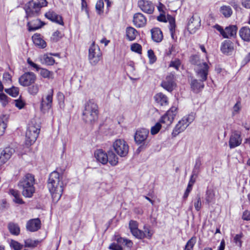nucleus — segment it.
I'll return each instance as SVG.
<instances>
[{"instance_id":"obj_3","label":"nucleus","mask_w":250,"mask_h":250,"mask_svg":"<svg viewBox=\"0 0 250 250\" xmlns=\"http://www.w3.org/2000/svg\"><path fill=\"white\" fill-rule=\"evenodd\" d=\"M47 2L46 0H31L26 3L24 6L26 13L25 18L36 17L40 14L41 9L46 6Z\"/></svg>"},{"instance_id":"obj_2","label":"nucleus","mask_w":250,"mask_h":250,"mask_svg":"<svg viewBox=\"0 0 250 250\" xmlns=\"http://www.w3.org/2000/svg\"><path fill=\"white\" fill-rule=\"evenodd\" d=\"M99 110L97 103L93 100L86 102L83 112V119L87 123L92 124L98 118Z\"/></svg>"},{"instance_id":"obj_5","label":"nucleus","mask_w":250,"mask_h":250,"mask_svg":"<svg viewBox=\"0 0 250 250\" xmlns=\"http://www.w3.org/2000/svg\"><path fill=\"white\" fill-rule=\"evenodd\" d=\"M40 130V126L39 125H35L33 122L28 125L25 134V143L26 146H31L35 143Z\"/></svg>"},{"instance_id":"obj_64","label":"nucleus","mask_w":250,"mask_h":250,"mask_svg":"<svg viewBox=\"0 0 250 250\" xmlns=\"http://www.w3.org/2000/svg\"><path fill=\"white\" fill-rule=\"evenodd\" d=\"M242 218L245 220H250V212L248 210H245L243 213Z\"/></svg>"},{"instance_id":"obj_59","label":"nucleus","mask_w":250,"mask_h":250,"mask_svg":"<svg viewBox=\"0 0 250 250\" xmlns=\"http://www.w3.org/2000/svg\"><path fill=\"white\" fill-rule=\"evenodd\" d=\"M44 61L47 65H53L55 62L54 58L51 56H46L44 57Z\"/></svg>"},{"instance_id":"obj_31","label":"nucleus","mask_w":250,"mask_h":250,"mask_svg":"<svg viewBox=\"0 0 250 250\" xmlns=\"http://www.w3.org/2000/svg\"><path fill=\"white\" fill-rule=\"evenodd\" d=\"M108 162L112 166H116L119 162V158L116 153H115L112 150L108 151L107 153Z\"/></svg>"},{"instance_id":"obj_30","label":"nucleus","mask_w":250,"mask_h":250,"mask_svg":"<svg viewBox=\"0 0 250 250\" xmlns=\"http://www.w3.org/2000/svg\"><path fill=\"white\" fill-rule=\"evenodd\" d=\"M239 35L244 41L250 42V29L247 27H243L239 30Z\"/></svg>"},{"instance_id":"obj_13","label":"nucleus","mask_w":250,"mask_h":250,"mask_svg":"<svg viewBox=\"0 0 250 250\" xmlns=\"http://www.w3.org/2000/svg\"><path fill=\"white\" fill-rule=\"evenodd\" d=\"M209 68V66L206 62L197 66L195 68V73L197 77L199 79H201L202 81H206L208 73Z\"/></svg>"},{"instance_id":"obj_42","label":"nucleus","mask_w":250,"mask_h":250,"mask_svg":"<svg viewBox=\"0 0 250 250\" xmlns=\"http://www.w3.org/2000/svg\"><path fill=\"white\" fill-rule=\"evenodd\" d=\"M190 62L192 64L196 65V67L202 64V63L204 62L200 60V57L198 55L191 56L190 58Z\"/></svg>"},{"instance_id":"obj_55","label":"nucleus","mask_w":250,"mask_h":250,"mask_svg":"<svg viewBox=\"0 0 250 250\" xmlns=\"http://www.w3.org/2000/svg\"><path fill=\"white\" fill-rule=\"evenodd\" d=\"M241 108V103L238 101L233 107L232 115H234L238 114Z\"/></svg>"},{"instance_id":"obj_12","label":"nucleus","mask_w":250,"mask_h":250,"mask_svg":"<svg viewBox=\"0 0 250 250\" xmlns=\"http://www.w3.org/2000/svg\"><path fill=\"white\" fill-rule=\"evenodd\" d=\"M149 130L146 128L138 129L134 135V140L138 145L145 144L149 134Z\"/></svg>"},{"instance_id":"obj_16","label":"nucleus","mask_w":250,"mask_h":250,"mask_svg":"<svg viewBox=\"0 0 250 250\" xmlns=\"http://www.w3.org/2000/svg\"><path fill=\"white\" fill-rule=\"evenodd\" d=\"M201 26V19L198 15H193L188 24V29L191 33H194Z\"/></svg>"},{"instance_id":"obj_54","label":"nucleus","mask_w":250,"mask_h":250,"mask_svg":"<svg viewBox=\"0 0 250 250\" xmlns=\"http://www.w3.org/2000/svg\"><path fill=\"white\" fill-rule=\"evenodd\" d=\"M10 246L15 250H21L23 246L17 241L12 240L10 243Z\"/></svg>"},{"instance_id":"obj_49","label":"nucleus","mask_w":250,"mask_h":250,"mask_svg":"<svg viewBox=\"0 0 250 250\" xmlns=\"http://www.w3.org/2000/svg\"><path fill=\"white\" fill-rule=\"evenodd\" d=\"M132 51L137 53L139 54L142 53V46L137 43H133L130 47Z\"/></svg>"},{"instance_id":"obj_20","label":"nucleus","mask_w":250,"mask_h":250,"mask_svg":"<svg viewBox=\"0 0 250 250\" xmlns=\"http://www.w3.org/2000/svg\"><path fill=\"white\" fill-rule=\"evenodd\" d=\"M129 227L133 236L138 239H142L144 234L142 232V230L138 229V224L136 221L131 220L129 224Z\"/></svg>"},{"instance_id":"obj_10","label":"nucleus","mask_w":250,"mask_h":250,"mask_svg":"<svg viewBox=\"0 0 250 250\" xmlns=\"http://www.w3.org/2000/svg\"><path fill=\"white\" fill-rule=\"evenodd\" d=\"M36 79V76L34 73L26 72L19 78V82L21 85L27 86L34 83Z\"/></svg>"},{"instance_id":"obj_25","label":"nucleus","mask_w":250,"mask_h":250,"mask_svg":"<svg viewBox=\"0 0 250 250\" xmlns=\"http://www.w3.org/2000/svg\"><path fill=\"white\" fill-rule=\"evenodd\" d=\"M233 43L229 40H225L222 43L221 50L224 54H229L233 50Z\"/></svg>"},{"instance_id":"obj_36","label":"nucleus","mask_w":250,"mask_h":250,"mask_svg":"<svg viewBox=\"0 0 250 250\" xmlns=\"http://www.w3.org/2000/svg\"><path fill=\"white\" fill-rule=\"evenodd\" d=\"M8 229L9 232L14 235H18L20 233V228L19 225L13 222H10L8 224Z\"/></svg>"},{"instance_id":"obj_46","label":"nucleus","mask_w":250,"mask_h":250,"mask_svg":"<svg viewBox=\"0 0 250 250\" xmlns=\"http://www.w3.org/2000/svg\"><path fill=\"white\" fill-rule=\"evenodd\" d=\"M24 243L25 247L34 248L37 246L39 243V241L28 239L24 241Z\"/></svg>"},{"instance_id":"obj_45","label":"nucleus","mask_w":250,"mask_h":250,"mask_svg":"<svg viewBox=\"0 0 250 250\" xmlns=\"http://www.w3.org/2000/svg\"><path fill=\"white\" fill-rule=\"evenodd\" d=\"M39 91V85L38 84H33L28 88V91L30 94L36 95Z\"/></svg>"},{"instance_id":"obj_43","label":"nucleus","mask_w":250,"mask_h":250,"mask_svg":"<svg viewBox=\"0 0 250 250\" xmlns=\"http://www.w3.org/2000/svg\"><path fill=\"white\" fill-rule=\"evenodd\" d=\"M196 242L195 237H191L187 243L184 250H193V248Z\"/></svg>"},{"instance_id":"obj_21","label":"nucleus","mask_w":250,"mask_h":250,"mask_svg":"<svg viewBox=\"0 0 250 250\" xmlns=\"http://www.w3.org/2000/svg\"><path fill=\"white\" fill-rule=\"evenodd\" d=\"M41 221L39 218L30 219L26 224V229L31 232L36 231L41 228Z\"/></svg>"},{"instance_id":"obj_62","label":"nucleus","mask_w":250,"mask_h":250,"mask_svg":"<svg viewBox=\"0 0 250 250\" xmlns=\"http://www.w3.org/2000/svg\"><path fill=\"white\" fill-rule=\"evenodd\" d=\"M176 51L175 50V47L174 45H172L169 48L168 50L167 51L166 54L167 56L170 55H175Z\"/></svg>"},{"instance_id":"obj_39","label":"nucleus","mask_w":250,"mask_h":250,"mask_svg":"<svg viewBox=\"0 0 250 250\" xmlns=\"http://www.w3.org/2000/svg\"><path fill=\"white\" fill-rule=\"evenodd\" d=\"M40 69V74L43 78L48 79H54V73L53 72L44 68H41Z\"/></svg>"},{"instance_id":"obj_29","label":"nucleus","mask_w":250,"mask_h":250,"mask_svg":"<svg viewBox=\"0 0 250 250\" xmlns=\"http://www.w3.org/2000/svg\"><path fill=\"white\" fill-rule=\"evenodd\" d=\"M32 39L34 43L39 47L44 48L46 46L45 42L41 38L40 34H35Z\"/></svg>"},{"instance_id":"obj_17","label":"nucleus","mask_w":250,"mask_h":250,"mask_svg":"<svg viewBox=\"0 0 250 250\" xmlns=\"http://www.w3.org/2000/svg\"><path fill=\"white\" fill-rule=\"evenodd\" d=\"M53 89H51L48 91L45 98H42L41 104V108L42 110L49 109L52 107Z\"/></svg>"},{"instance_id":"obj_41","label":"nucleus","mask_w":250,"mask_h":250,"mask_svg":"<svg viewBox=\"0 0 250 250\" xmlns=\"http://www.w3.org/2000/svg\"><path fill=\"white\" fill-rule=\"evenodd\" d=\"M201 165L202 161L200 158H197L196 159L195 165L192 172L194 175H198L200 172Z\"/></svg>"},{"instance_id":"obj_35","label":"nucleus","mask_w":250,"mask_h":250,"mask_svg":"<svg viewBox=\"0 0 250 250\" xmlns=\"http://www.w3.org/2000/svg\"><path fill=\"white\" fill-rule=\"evenodd\" d=\"M205 200L208 204L213 203L215 202V192L211 188H208L206 192Z\"/></svg>"},{"instance_id":"obj_24","label":"nucleus","mask_w":250,"mask_h":250,"mask_svg":"<svg viewBox=\"0 0 250 250\" xmlns=\"http://www.w3.org/2000/svg\"><path fill=\"white\" fill-rule=\"evenodd\" d=\"M95 157L97 161L103 165L108 162L107 154L102 149L97 150L94 153Z\"/></svg>"},{"instance_id":"obj_26","label":"nucleus","mask_w":250,"mask_h":250,"mask_svg":"<svg viewBox=\"0 0 250 250\" xmlns=\"http://www.w3.org/2000/svg\"><path fill=\"white\" fill-rule=\"evenodd\" d=\"M44 23L39 19H36L27 22L28 29L29 31H35L42 27Z\"/></svg>"},{"instance_id":"obj_51","label":"nucleus","mask_w":250,"mask_h":250,"mask_svg":"<svg viewBox=\"0 0 250 250\" xmlns=\"http://www.w3.org/2000/svg\"><path fill=\"white\" fill-rule=\"evenodd\" d=\"M147 56L149 58V62L150 64L154 63L156 61V57L154 54L153 51L149 49L147 51Z\"/></svg>"},{"instance_id":"obj_7","label":"nucleus","mask_w":250,"mask_h":250,"mask_svg":"<svg viewBox=\"0 0 250 250\" xmlns=\"http://www.w3.org/2000/svg\"><path fill=\"white\" fill-rule=\"evenodd\" d=\"M112 148L117 155L121 157H125L128 153L129 146L124 139H116L112 144Z\"/></svg>"},{"instance_id":"obj_53","label":"nucleus","mask_w":250,"mask_h":250,"mask_svg":"<svg viewBox=\"0 0 250 250\" xmlns=\"http://www.w3.org/2000/svg\"><path fill=\"white\" fill-rule=\"evenodd\" d=\"M12 82V76L8 72H4L3 74V83L4 84H10Z\"/></svg>"},{"instance_id":"obj_9","label":"nucleus","mask_w":250,"mask_h":250,"mask_svg":"<svg viewBox=\"0 0 250 250\" xmlns=\"http://www.w3.org/2000/svg\"><path fill=\"white\" fill-rule=\"evenodd\" d=\"M161 85L168 92L173 91L176 86L174 74L170 73L167 75L162 82Z\"/></svg>"},{"instance_id":"obj_28","label":"nucleus","mask_w":250,"mask_h":250,"mask_svg":"<svg viewBox=\"0 0 250 250\" xmlns=\"http://www.w3.org/2000/svg\"><path fill=\"white\" fill-rule=\"evenodd\" d=\"M151 32V38L154 42H159L162 41L163 36L162 32L159 28H154L152 29Z\"/></svg>"},{"instance_id":"obj_18","label":"nucleus","mask_w":250,"mask_h":250,"mask_svg":"<svg viewBox=\"0 0 250 250\" xmlns=\"http://www.w3.org/2000/svg\"><path fill=\"white\" fill-rule=\"evenodd\" d=\"M242 142V138L240 134L235 131L230 136L229 140V146L233 148L239 146Z\"/></svg>"},{"instance_id":"obj_11","label":"nucleus","mask_w":250,"mask_h":250,"mask_svg":"<svg viewBox=\"0 0 250 250\" xmlns=\"http://www.w3.org/2000/svg\"><path fill=\"white\" fill-rule=\"evenodd\" d=\"M177 108L176 107L172 106L170 109L162 117L160 120V123L165 124L167 125H170L177 114Z\"/></svg>"},{"instance_id":"obj_40","label":"nucleus","mask_w":250,"mask_h":250,"mask_svg":"<svg viewBox=\"0 0 250 250\" xmlns=\"http://www.w3.org/2000/svg\"><path fill=\"white\" fill-rule=\"evenodd\" d=\"M221 13L226 18L231 16L232 14V10L229 6H223L220 8Z\"/></svg>"},{"instance_id":"obj_22","label":"nucleus","mask_w":250,"mask_h":250,"mask_svg":"<svg viewBox=\"0 0 250 250\" xmlns=\"http://www.w3.org/2000/svg\"><path fill=\"white\" fill-rule=\"evenodd\" d=\"M201 79L199 80L192 79L190 83V86L192 90L195 93H198L202 90L204 87V82Z\"/></svg>"},{"instance_id":"obj_63","label":"nucleus","mask_w":250,"mask_h":250,"mask_svg":"<svg viewBox=\"0 0 250 250\" xmlns=\"http://www.w3.org/2000/svg\"><path fill=\"white\" fill-rule=\"evenodd\" d=\"M241 3L244 8L250 9V0H241Z\"/></svg>"},{"instance_id":"obj_6","label":"nucleus","mask_w":250,"mask_h":250,"mask_svg":"<svg viewBox=\"0 0 250 250\" xmlns=\"http://www.w3.org/2000/svg\"><path fill=\"white\" fill-rule=\"evenodd\" d=\"M195 119V114L191 113L187 116H184L178 124L173 130L172 135L175 137L180 133L184 131L186 128Z\"/></svg>"},{"instance_id":"obj_61","label":"nucleus","mask_w":250,"mask_h":250,"mask_svg":"<svg viewBox=\"0 0 250 250\" xmlns=\"http://www.w3.org/2000/svg\"><path fill=\"white\" fill-rule=\"evenodd\" d=\"M27 62L30 66L35 68L37 71H38L40 69L39 65L33 62L30 58L27 59Z\"/></svg>"},{"instance_id":"obj_37","label":"nucleus","mask_w":250,"mask_h":250,"mask_svg":"<svg viewBox=\"0 0 250 250\" xmlns=\"http://www.w3.org/2000/svg\"><path fill=\"white\" fill-rule=\"evenodd\" d=\"M167 19L169 22V29L171 36L173 39H174V33L175 31V19L171 16L167 15Z\"/></svg>"},{"instance_id":"obj_33","label":"nucleus","mask_w":250,"mask_h":250,"mask_svg":"<svg viewBox=\"0 0 250 250\" xmlns=\"http://www.w3.org/2000/svg\"><path fill=\"white\" fill-rule=\"evenodd\" d=\"M8 119L9 116L7 115H3L0 117V136L2 135L4 133Z\"/></svg>"},{"instance_id":"obj_52","label":"nucleus","mask_w":250,"mask_h":250,"mask_svg":"<svg viewBox=\"0 0 250 250\" xmlns=\"http://www.w3.org/2000/svg\"><path fill=\"white\" fill-rule=\"evenodd\" d=\"M161 125L160 123H157L155 125L151 127L150 132L152 135H155L157 134L161 128Z\"/></svg>"},{"instance_id":"obj_34","label":"nucleus","mask_w":250,"mask_h":250,"mask_svg":"<svg viewBox=\"0 0 250 250\" xmlns=\"http://www.w3.org/2000/svg\"><path fill=\"white\" fill-rule=\"evenodd\" d=\"M138 33L137 31L132 27H128L126 29V35L127 39L132 41L136 39Z\"/></svg>"},{"instance_id":"obj_23","label":"nucleus","mask_w":250,"mask_h":250,"mask_svg":"<svg viewBox=\"0 0 250 250\" xmlns=\"http://www.w3.org/2000/svg\"><path fill=\"white\" fill-rule=\"evenodd\" d=\"M45 16L53 22L62 25L63 24L62 17L53 11H48L45 14Z\"/></svg>"},{"instance_id":"obj_15","label":"nucleus","mask_w":250,"mask_h":250,"mask_svg":"<svg viewBox=\"0 0 250 250\" xmlns=\"http://www.w3.org/2000/svg\"><path fill=\"white\" fill-rule=\"evenodd\" d=\"M15 152V149L8 147L0 151V169L1 167L11 158Z\"/></svg>"},{"instance_id":"obj_14","label":"nucleus","mask_w":250,"mask_h":250,"mask_svg":"<svg viewBox=\"0 0 250 250\" xmlns=\"http://www.w3.org/2000/svg\"><path fill=\"white\" fill-rule=\"evenodd\" d=\"M138 6L143 12L148 14H152L154 10V5L147 0H139Z\"/></svg>"},{"instance_id":"obj_27","label":"nucleus","mask_w":250,"mask_h":250,"mask_svg":"<svg viewBox=\"0 0 250 250\" xmlns=\"http://www.w3.org/2000/svg\"><path fill=\"white\" fill-rule=\"evenodd\" d=\"M238 28L236 25H232L226 27L225 29L224 33V38H229L230 37H234L236 35Z\"/></svg>"},{"instance_id":"obj_48","label":"nucleus","mask_w":250,"mask_h":250,"mask_svg":"<svg viewBox=\"0 0 250 250\" xmlns=\"http://www.w3.org/2000/svg\"><path fill=\"white\" fill-rule=\"evenodd\" d=\"M181 64L180 60L178 59H175L170 62L169 67H173L176 70H178Z\"/></svg>"},{"instance_id":"obj_58","label":"nucleus","mask_w":250,"mask_h":250,"mask_svg":"<svg viewBox=\"0 0 250 250\" xmlns=\"http://www.w3.org/2000/svg\"><path fill=\"white\" fill-rule=\"evenodd\" d=\"M201 198L199 196H197L196 197V201L194 203V206L195 207V209L197 211H199L201 208Z\"/></svg>"},{"instance_id":"obj_44","label":"nucleus","mask_w":250,"mask_h":250,"mask_svg":"<svg viewBox=\"0 0 250 250\" xmlns=\"http://www.w3.org/2000/svg\"><path fill=\"white\" fill-rule=\"evenodd\" d=\"M5 92L10 96L16 97L19 94V89L17 87L13 86L11 88L5 89Z\"/></svg>"},{"instance_id":"obj_50","label":"nucleus","mask_w":250,"mask_h":250,"mask_svg":"<svg viewBox=\"0 0 250 250\" xmlns=\"http://www.w3.org/2000/svg\"><path fill=\"white\" fill-rule=\"evenodd\" d=\"M62 35L61 33V32L59 31H56L55 32H54L52 34L51 37V40L54 42H57L62 38Z\"/></svg>"},{"instance_id":"obj_56","label":"nucleus","mask_w":250,"mask_h":250,"mask_svg":"<svg viewBox=\"0 0 250 250\" xmlns=\"http://www.w3.org/2000/svg\"><path fill=\"white\" fill-rule=\"evenodd\" d=\"M144 231H142V232L144 234V236L142 237V239L145 237L150 239L152 235V232L149 229L146 227H144Z\"/></svg>"},{"instance_id":"obj_8","label":"nucleus","mask_w":250,"mask_h":250,"mask_svg":"<svg viewBox=\"0 0 250 250\" xmlns=\"http://www.w3.org/2000/svg\"><path fill=\"white\" fill-rule=\"evenodd\" d=\"M102 58V53L98 45L93 42L89 48L88 60L92 66L96 65Z\"/></svg>"},{"instance_id":"obj_19","label":"nucleus","mask_w":250,"mask_h":250,"mask_svg":"<svg viewBox=\"0 0 250 250\" xmlns=\"http://www.w3.org/2000/svg\"><path fill=\"white\" fill-rule=\"evenodd\" d=\"M133 22L136 27L140 28L145 26L146 19L143 14L137 13L133 16Z\"/></svg>"},{"instance_id":"obj_60","label":"nucleus","mask_w":250,"mask_h":250,"mask_svg":"<svg viewBox=\"0 0 250 250\" xmlns=\"http://www.w3.org/2000/svg\"><path fill=\"white\" fill-rule=\"evenodd\" d=\"M0 101L2 102L3 105H5L7 103V97L4 93H0Z\"/></svg>"},{"instance_id":"obj_38","label":"nucleus","mask_w":250,"mask_h":250,"mask_svg":"<svg viewBox=\"0 0 250 250\" xmlns=\"http://www.w3.org/2000/svg\"><path fill=\"white\" fill-rule=\"evenodd\" d=\"M115 240L116 241V243L119 244L121 246L125 245L127 247L130 248L133 245V243L131 240L122 238L121 237L118 236L115 239Z\"/></svg>"},{"instance_id":"obj_32","label":"nucleus","mask_w":250,"mask_h":250,"mask_svg":"<svg viewBox=\"0 0 250 250\" xmlns=\"http://www.w3.org/2000/svg\"><path fill=\"white\" fill-rule=\"evenodd\" d=\"M155 101L161 105H166L168 104L167 97L162 93H159L154 96Z\"/></svg>"},{"instance_id":"obj_47","label":"nucleus","mask_w":250,"mask_h":250,"mask_svg":"<svg viewBox=\"0 0 250 250\" xmlns=\"http://www.w3.org/2000/svg\"><path fill=\"white\" fill-rule=\"evenodd\" d=\"M104 3L103 0H99L96 4V11L99 15H101L103 13V9Z\"/></svg>"},{"instance_id":"obj_4","label":"nucleus","mask_w":250,"mask_h":250,"mask_svg":"<svg viewBox=\"0 0 250 250\" xmlns=\"http://www.w3.org/2000/svg\"><path fill=\"white\" fill-rule=\"evenodd\" d=\"M34 176L30 173L24 175L20 181L18 186L22 190V195L26 197H31L35 192L34 187Z\"/></svg>"},{"instance_id":"obj_57","label":"nucleus","mask_w":250,"mask_h":250,"mask_svg":"<svg viewBox=\"0 0 250 250\" xmlns=\"http://www.w3.org/2000/svg\"><path fill=\"white\" fill-rule=\"evenodd\" d=\"M109 249L111 250H123L122 246L119 244L114 242L111 243L108 247Z\"/></svg>"},{"instance_id":"obj_1","label":"nucleus","mask_w":250,"mask_h":250,"mask_svg":"<svg viewBox=\"0 0 250 250\" xmlns=\"http://www.w3.org/2000/svg\"><path fill=\"white\" fill-rule=\"evenodd\" d=\"M47 187L52 195L53 200L57 202L62 196L63 192V184L62 177L58 172H51L48 180Z\"/></svg>"}]
</instances>
